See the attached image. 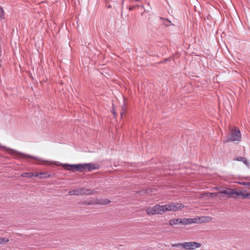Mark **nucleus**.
<instances>
[{"instance_id": "obj_1", "label": "nucleus", "mask_w": 250, "mask_h": 250, "mask_svg": "<svg viewBox=\"0 0 250 250\" xmlns=\"http://www.w3.org/2000/svg\"><path fill=\"white\" fill-rule=\"evenodd\" d=\"M45 164L47 165H53L57 166H62L63 168L67 170L72 171L73 172H83V170H87L88 171H90L92 170H95L98 169L99 166L92 164V163H84L81 164H62L58 162H50L46 161H45Z\"/></svg>"}, {"instance_id": "obj_2", "label": "nucleus", "mask_w": 250, "mask_h": 250, "mask_svg": "<svg viewBox=\"0 0 250 250\" xmlns=\"http://www.w3.org/2000/svg\"><path fill=\"white\" fill-rule=\"evenodd\" d=\"M1 148L3 149H4L5 150L8 151L9 153L13 155L15 157V158H25V159H28V158H32L36 160H37L39 161H43V160H42L40 159H38L34 156H30L27 154H23L22 153L20 152L17 150L12 149L10 148H7L6 146H1Z\"/></svg>"}, {"instance_id": "obj_3", "label": "nucleus", "mask_w": 250, "mask_h": 250, "mask_svg": "<svg viewBox=\"0 0 250 250\" xmlns=\"http://www.w3.org/2000/svg\"><path fill=\"white\" fill-rule=\"evenodd\" d=\"M241 138V133L239 129L235 127L231 130L229 136L226 138L224 143H228L229 142L240 141Z\"/></svg>"}, {"instance_id": "obj_4", "label": "nucleus", "mask_w": 250, "mask_h": 250, "mask_svg": "<svg viewBox=\"0 0 250 250\" xmlns=\"http://www.w3.org/2000/svg\"><path fill=\"white\" fill-rule=\"evenodd\" d=\"M148 215L162 214L166 212L164 205H155L153 207H149L146 209Z\"/></svg>"}, {"instance_id": "obj_5", "label": "nucleus", "mask_w": 250, "mask_h": 250, "mask_svg": "<svg viewBox=\"0 0 250 250\" xmlns=\"http://www.w3.org/2000/svg\"><path fill=\"white\" fill-rule=\"evenodd\" d=\"M164 206L166 211H176L183 208L185 207V206L182 203H171Z\"/></svg>"}, {"instance_id": "obj_6", "label": "nucleus", "mask_w": 250, "mask_h": 250, "mask_svg": "<svg viewBox=\"0 0 250 250\" xmlns=\"http://www.w3.org/2000/svg\"><path fill=\"white\" fill-rule=\"evenodd\" d=\"M201 244L196 242H187L184 243L183 248L186 250H194L200 247Z\"/></svg>"}, {"instance_id": "obj_7", "label": "nucleus", "mask_w": 250, "mask_h": 250, "mask_svg": "<svg viewBox=\"0 0 250 250\" xmlns=\"http://www.w3.org/2000/svg\"><path fill=\"white\" fill-rule=\"evenodd\" d=\"M83 188L71 190L68 193L70 195H83Z\"/></svg>"}, {"instance_id": "obj_8", "label": "nucleus", "mask_w": 250, "mask_h": 250, "mask_svg": "<svg viewBox=\"0 0 250 250\" xmlns=\"http://www.w3.org/2000/svg\"><path fill=\"white\" fill-rule=\"evenodd\" d=\"M96 205H105L110 203L107 199H96Z\"/></svg>"}, {"instance_id": "obj_9", "label": "nucleus", "mask_w": 250, "mask_h": 250, "mask_svg": "<svg viewBox=\"0 0 250 250\" xmlns=\"http://www.w3.org/2000/svg\"><path fill=\"white\" fill-rule=\"evenodd\" d=\"M233 161L242 162L247 166H249V163L248 162L246 158L243 157H237L233 159Z\"/></svg>"}, {"instance_id": "obj_10", "label": "nucleus", "mask_w": 250, "mask_h": 250, "mask_svg": "<svg viewBox=\"0 0 250 250\" xmlns=\"http://www.w3.org/2000/svg\"><path fill=\"white\" fill-rule=\"evenodd\" d=\"M160 20L162 21V23L166 27H168L170 25H173L171 22V21L167 19L161 17Z\"/></svg>"}, {"instance_id": "obj_11", "label": "nucleus", "mask_w": 250, "mask_h": 250, "mask_svg": "<svg viewBox=\"0 0 250 250\" xmlns=\"http://www.w3.org/2000/svg\"><path fill=\"white\" fill-rule=\"evenodd\" d=\"M211 218L209 216H202L199 217L198 220H199L200 222L201 223H205V222H208L211 220Z\"/></svg>"}, {"instance_id": "obj_12", "label": "nucleus", "mask_w": 250, "mask_h": 250, "mask_svg": "<svg viewBox=\"0 0 250 250\" xmlns=\"http://www.w3.org/2000/svg\"><path fill=\"white\" fill-rule=\"evenodd\" d=\"M95 192L93 190L89 188H83V195H91L94 194Z\"/></svg>"}, {"instance_id": "obj_13", "label": "nucleus", "mask_w": 250, "mask_h": 250, "mask_svg": "<svg viewBox=\"0 0 250 250\" xmlns=\"http://www.w3.org/2000/svg\"><path fill=\"white\" fill-rule=\"evenodd\" d=\"M180 218H176L171 219L169 221V225L170 226H173L174 225L179 224H180Z\"/></svg>"}, {"instance_id": "obj_14", "label": "nucleus", "mask_w": 250, "mask_h": 250, "mask_svg": "<svg viewBox=\"0 0 250 250\" xmlns=\"http://www.w3.org/2000/svg\"><path fill=\"white\" fill-rule=\"evenodd\" d=\"M40 178L43 179H45L51 177V174L48 172H40Z\"/></svg>"}, {"instance_id": "obj_15", "label": "nucleus", "mask_w": 250, "mask_h": 250, "mask_svg": "<svg viewBox=\"0 0 250 250\" xmlns=\"http://www.w3.org/2000/svg\"><path fill=\"white\" fill-rule=\"evenodd\" d=\"M21 176L22 177H28V178H31L33 177V174L32 172H23L21 174Z\"/></svg>"}, {"instance_id": "obj_16", "label": "nucleus", "mask_w": 250, "mask_h": 250, "mask_svg": "<svg viewBox=\"0 0 250 250\" xmlns=\"http://www.w3.org/2000/svg\"><path fill=\"white\" fill-rule=\"evenodd\" d=\"M126 107L125 104H124L122 106V111L120 112V115L121 117L125 113L126 111Z\"/></svg>"}, {"instance_id": "obj_17", "label": "nucleus", "mask_w": 250, "mask_h": 250, "mask_svg": "<svg viewBox=\"0 0 250 250\" xmlns=\"http://www.w3.org/2000/svg\"><path fill=\"white\" fill-rule=\"evenodd\" d=\"M83 204L86 205H96V199L89 200L83 203Z\"/></svg>"}, {"instance_id": "obj_18", "label": "nucleus", "mask_w": 250, "mask_h": 250, "mask_svg": "<svg viewBox=\"0 0 250 250\" xmlns=\"http://www.w3.org/2000/svg\"><path fill=\"white\" fill-rule=\"evenodd\" d=\"M231 195H236V196H243V191L237 192L235 191L234 189L231 191Z\"/></svg>"}, {"instance_id": "obj_19", "label": "nucleus", "mask_w": 250, "mask_h": 250, "mask_svg": "<svg viewBox=\"0 0 250 250\" xmlns=\"http://www.w3.org/2000/svg\"><path fill=\"white\" fill-rule=\"evenodd\" d=\"M240 185H243L246 188H250V182H240L238 183Z\"/></svg>"}, {"instance_id": "obj_20", "label": "nucleus", "mask_w": 250, "mask_h": 250, "mask_svg": "<svg viewBox=\"0 0 250 250\" xmlns=\"http://www.w3.org/2000/svg\"><path fill=\"white\" fill-rule=\"evenodd\" d=\"M4 19V11L1 7L0 6V20H3Z\"/></svg>"}, {"instance_id": "obj_21", "label": "nucleus", "mask_w": 250, "mask_h": 250, "mask_svg": "<svg viewBox=\"0 0 250 250\" xmlns=\"http://www.w3.org/2000/svg\"><path fill=\"white\" fill-rule=\"evenodd\" d=\"M231 191H232L231 189H228V190H224L221 191V193L227 195H231Z\"/></svg>"}, {"instance_id": "obj_22", "label": "nucleus", "mask_w": 250, "mask_h": 250, "mask_svg": "<svg viewBox=\"0 0 250 250\" xmlns=\"http://www.w3.org/2000/svg\"><path fill=\"white\" fill-rule=\"evenodd\" d=\"M199 217H195L194 218H190V220L192 223H199L200 221L198 220Z\"/></svg>"}, {"instance_id": "obj_23", "label": "nucleus", "mask_w": 250, "mask_h": 250, "mask_svg": "<svg viewBox=\"0 0 250 250\" xmlns=\"http://www.w3.org/2000/svg\"><path fill=\"white\" fill-rule=\"evenodd\" d=\"M9 240L6 238H0V244H4L8 242Z\"/></svg>"}, {"instance_id": "obj_24", "label": "nucleus", "mask_w": 250, "mask_h": 250, "mask_svg": "<svg viewBox=\"0 0 250 250\" xmlns=\"http://www.w3.org/2000/svg\"><path fill=\"white\" fill-rule=\"evenodd\" d=\"M140 5L139 4H135V5H131L129 7V10H133L137 8H138L139 7Z\"/></svg>"}, {"instance_id": "obj_25", "label": "nucleus", "mask_w": 250, "mask_h": 250, "mask_svg": "<svg viewBox=\"0 0 250 250\" xmlns=\"http://www.w3.org/2000/svg\"><path fill=\"white\" fill-rule=\"evenodd\" d=\"M243 197L244 198H247V199H250V193H245L243 192Z\"/></svg>"}, {"instance_id": "obj_26", "label": "nucleus", "mask_w": 250, "mask_h": 250, "mask_svg": "<svg viewBox=\"0 0 250 250\" xmlns=\"http://www.w3.org/2000/svg\"><path fill=\"white\" fill-rule=\"evenodd\" d=\"M184 243H177V244H172V247H178L180 246H182L183 247Z\"/></svg>"}, {"instance_id": "obj_27", "label": "nucleus", "mask_w": 250, "mask_h": 250, "mask_svg": "<svg viewBox=\"0 0 250 250\" xmlns=\"http://www.w3.org/2000/svg\"><path fill=\"white\" fill-rule=\"evenodd\" d=\"M180 221L181 224L187 225V218H183V219L180 218Z\"/></svg>"}, {"instance_id": "obj_28", "label": "nucleus", "mask_w": 250, "mask_h": 250, "mask_svg": "<svg viewBox=\"0 0 250 250\" xmlns=\"http://www.w3.org/2000/svg\"><path fill=\"white\" fill-rule=\"evenodd\" d=\"M33 176H35V177H38L39 176L40 177V173H37V172H34V173H33Z\"/></svg>"}, {"instance_id": "obj_29", "label": "nucleus", "mask_w": 250, "mask_h": 250, "mask_svg": "<svg viewBox=\"0 0 250 250\" xmlns=\"http://www.w3.org/2000/svg\"><path fill=\"white\" fill-rule=\"evenodd\" d=\"M187 225L190 224H191V221L190 220V218H187Z\"/></svg>"}, {"instance_id": "obj_30", "label": "nucleus", "mask_w": 250, "mask_h": 250, "mask_svg": "<svg viewBox=\"0 0 250 250\" xmlns=\"http://www.w3.org/2000/svg\"><path fill=\"white\" fill-rule=\"evenodd\" d=\"M112 113L113 114V116L114 117H117V114L115 111L114 109H113V111H112Z\"/></svg>"}, {"instance_id": "obj_31", "label": "nucleus", "mask_w": 250, "mask_h": 250, "mask_svg": "<svg viewBox=\"0 0 250 250\" xmlns=\"http://www.w3.org/2000/svg\"><path fill=\"white\" fill-rule=\"evenodd\" d=\"M139 0H133L132 1H138Z\"/></svg>"}, {"instance_id": "obj_32", "label": "nucleus", "mask_w": 250, "mask_h": 250, "mask_svg": "<svg viewBox=\"0 0 250 250\" xmlns=\"http://www.w3.org/2000/svg\"><path fill=\"white\" fill-rule=\"evenodd\" d=\"M107 7H108V8H110V7H111V6H110V5H108V6H107Z\"/></svg>"}, {"instance_id": "obj_33", "label": "nucleus", "mask_w": 250, "mask_h": 250, "mask_svg": "<svg viewBox=\"0 0 250 250\" xmlns=\"http://www.w3.org/2000/svg\"><path fill=\"white\" fill-rule=\"evenodd\" d=\"M141 7L144 8V6L143 5H141Z\"/></svg>"}]
</instances>
